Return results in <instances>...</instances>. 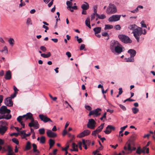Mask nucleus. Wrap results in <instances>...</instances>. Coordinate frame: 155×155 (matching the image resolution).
I'll list each match as a JSON object with an SVG mask.
<instances>
[{"label": "nucleus", "mask_w": 155, "mask_h": 155, "mask_svg": "<svg viewBox=\"0 0 155 155\" xmlns=\"http://www.w3.org/2000/svg\"><path fill=\"white\" fill-rule=\"evenodd\" d=\"M124 47L117 41H111L110 44V49L111 51L119 54L123 51Z\"/></svg>", "instance_id": "f257e3e1"}, {"label": "nucleus", "mask_w": 155, "mask_h": 155, "mask_svg": "<svg viewBox=\"0 0 155 155\" xmlns=\"http://www.w3.org/2000/svg\"><path fill=\"white\" fill-rule=\"evenodd\" d=\"M118 37L120 40L123 43L125 44L131 43L132 40L127 36L124 35H120Z\"/></svg>", "instance_id": "f03ea898"}, {"label": "nucleus", "mask_w": 155, "mask_h": 155, "mask_svg": "<svg viewBox=\"0 0 155 155\" xmlns=\"http://www.w3.org/2000/svg\"><path fill=\"white\" fill-rule=\"evenodd\" d=\"M132 33L134 34V37L138 42L139 40L140 36L142 33L141 28L137 27L134 31H133Z\"/></svg>", "instance_id": "7ed1b4c3"}, {"label": "nucleus", "mask_w": 155, "mask_h": 155, "mask_svg": "<svg viewBox=\"0 0 155 155\" xmlns=\"http://www.w3.org/2000/svg\"><path fill=\"white\" fill-rule=\"evenodd\" d=\"M117 9L115 5L113 4H109L106 10V12L108 14H114L117 12Z\"/></svg>", "instance_id": "20e7f679"}, {"label": "nucleus", "mask_w": 155, "mask_h": 155, "mask_svg": "<svg viewBox=\"0 0 155 155\" xmlns=\"http://www.w3.org/2000/svg\"><path fill=\"white\" fill-rule=\"evenodd\" d=\"M101 108H97L94 110L91 111L89 114V115H94V117H97L101 115Z\"/></svg>", "instance_id": "39448f33"}, {"label": "nucleus", "mask_w": 155, "mask_h": 155, "mask_svg": "<svg viewBox=\"0 0 155 155\" xmlns=\"http://www.w3.org/2000/svg\"><path fill=\"white\" fill-rule=\"evenodd\" d=\"M30 120H31V122L28 124V126L30 127H34L36 129L39 128V124L37 120H35L33 117V116L30 118Z\"/></svg>", "instance_id": "423d86ee"}, {"label": "nucleus", "mask_w": 155, "mask_h": 155, "mask_svg": "<svg viewBox=\"0 0 155 155\" xmlns=\"http://www.w3.org/2000/svg\"><path fill=\"white\" fill-rule=\"evenodd\" d=\"M96 123L93 119H90L88 120V121L87 125L88 128L94 129L95 127Z\"/></svg>", "instance_id": "0eeeda50"}, {"label": "nucleus", "mask_w": 155, "mask_h": 155, "mask_svg": "<svg viewBox=\"0 0 155 155\" xmlns=\"http://www.w3.org/2000/svg\"><path fill=\"white\" fill-rule=\"evenodd\" d=\"M39 117L41 120L45 123L48 122H52L51 120L48 118L47 116L43 114H40L39 115Z\"/></svg>", "instance_id": "6e6552de"}, {"label": "nucleus", "mask_w": 155, "mask_h": 155, "mask_svg": "<svg viewBox=\"0 0 155 155\" xmlns=\"http://www.w3.org/2000/svg\"><path fill=\"white\" fill-rule=\"evenodd\" d=\"M10 112V110L8 109L5 106H2L0 108V114H4L6 113L9 114Z\"/></svg>", "instance_id": "1a4fd4ad"}, {"label": "nucleus", "mask_w": 155, "mask_h": 155, "mask_svg": "<svg viewBox=\"0 0 155 155\" xmlns=\"http://www.w3.org/2000/svg\"><path fill=\"white\" fill-rule=\"evenodd\" d=\"M121 17V15H114L110 17L108 21L110 22L116 21H119Z\"/></svg>", "instance_id": "9d476101"}, {"label": "nucleus", "mask_w": 155, "mask_h": 155, "mask_svg": "<svg viewBox=\"0 0 155 155\" xmlns=\"http://www.w3.org/2000/svg\"><path fill=\"white\" fill-rule=\"evenodd\" d=\"M5 104L9 107H11L13 106V103L12 99L10 97H7L4 101Z\"/></svg>", "instance_id": "9b49d317"}, {"label": "nucleus", "mask_w": 155, "mask_h": 155, "mask_svg": "<svg viewBox=\"0 0 155 155\" xmlns=\"http://www.w3.org/2000/svg\"><path fill=\"white\" fill-rule=\"evenodd\" d=\"M115 130V128L114 127L111 125H108L107 127L106 130L104 132L106 134H109L111 132L112 130Z\"/></svg>", "instance_id": "f8f14e48"}, {"label": "nucleus", "mask_w": 155, "mask_h": 155, "mask_svg": "<svg viewBox=\"0 0 155 155\" xmlns=\"http://www.w3.org/2000/svg\"><path fill=\"white\" fill-rule=\"evenodd\" d=\"M90 131L88 130H86L79 134L78 136L79 138H81L85 136H87L90 134Z\"/></svg>", "instance_id": "ddd939ff"}, {"label": "nucleus", "mask_w": 155, "mask_h": 155, "mask_svg": "<svg viewBox=\"0 0 155 155\" xmlns=\"http://www.w3.org/2000/svg\"><path fill=\"white\" fill-rule=\"evenodd\" d=\"M46 133L47 136L49 137H55L57 136L56 133L50 130H47Z\"/></svg>", "instance_id": "4468645a"}, {"label": "nucleus", "mask_w": 155, "mask_h": 155, "mask_svg": "<svg viewBox=\"0 0 155 155\" xmlns=\"http://www.w3.org/2000/svg\"><path fill=\"white\" fill-rule=\"evenodd\" d=\"M5 78L6 80H10L11 78V72L10 70H8L6 71L5 75Z\"/></svg>", "instance_id": "2eb2a0df"}, {"label": "nucleus", "mask_w": 155, "mask_h": 155, "mask_svg": "<svg viewBox=\"0 0 155 155\" xmlns=\"http://www.w3.org/2000/svg\"><path fill=\"white\" fill-rule=\"evenodd\" d=\"M128 53H129L130 55V57H132L134 58V56L135 55L136 52L134 49H130L128 51H127Z\"/></svg>", "instance_id": "dca6fc26"}, {"label": "nucleus", "mask_w": 155, "mask_h": 155, "mask_svg": "<svg viewBox=\"0 0 155 155\" xmlns=\"http://www.w3.org/2000/svg\"><path fill=\"white\" fill-rule=\"evenodd\" d=\"M8 127L6 126H1L0 127V134L3 135L7 130Z\"/></svg>", "instance_id": "f3484780"}, {"label": "nucleus", "mask_w": 155, "mask_h": 155, "mask_svg": "<svg viewBox=\"0 0 155 155\" xmlns=\"http://www.w3.org/2000/svg\"><path fill=\"white\" fill-rule=\"evenodd\" d=\"M84 4H83L81 6V8L84 10H87L89 8V4L85 2H84Z\"/></svg>", "instance_id": "a211bd4d"}, {"label": "nucleus", "mask_w": 155, "mask_h": 155, "mask_svg": "<svg viewBox=\"0 0 155 155\" xmlns=\"http://www.w3.org/2000/svg\"><path fill=\"white\" fill-rule=\"evenodd\" d=\"M32 116V114L31 113H28L26 114L23 115L22 117H24V118L25 117L26 120L30 119Z\"/></svg>", "instance_id": "6ab92c4d"}, {"label": "nucleus", "mask_w": 155, "mask_h": 155, "mask_svg": "<svg viewBox=\"0 0 155 155\" xmlns=\"http://www.w3.org/2000/svg\"><path fill=\"white\" fill-rule=\"evenodd\" d=\"M136 137L137 135L136 134L134 133L130 137V138L129 140L132 143L133 142L136 140Z\"/></svg>", "instance_id": "aec40b11"}, {"label": "nucleus", "mask_w": 155, "mask_h": 155, "mask_svg": "<svg viewBox=\"0 0 155 155\" xmlns=\"http://www.w3.org/2000/svg\"><path fill=\"white\" fill-rule=\"evenodd\" d=\"M101 27H97L94 28L93 30L95 32V34H98L101 31Z\"/></svg>", "instance_id": "412c9836"}, {"label": "nucleus", "mask_w": 155, "mask_h": 155, "mask_svg": "<svg viewBox=\"0 0 155 155\" xmlns=\"http://www.w3.org/2000/svg\"><path fill=\"white\" fill-rule=\"evenodd\" d=\"M137 27V26L135 25H130L128 26V28L129 29L132 30L133 31H134Z\"/></svg>", "instance_id": "4be33fe9"}, {"label": "nucleus", "mask_w": 155, "mask_h": 155, "mask_svg": "<svg viewBox=\"0 0 155 155\" xmlns=\"http://www.w3.org/2000/svg\"><path fill=\"white\" fill-rule=\"evenodd\" d=\"M104 123L101 124L100 126L98 127V128L95 130L97 132L99 133L102 130L104 127Z\"/></svg>", "instance_id": "5701e85b"}, {"label": "nucleus", "mask_w": 155, "mask_h": 155, "mask_svg": "<svg viewBox=\"0 0 155 155\" xmlns=\"http://www.w3.org/2000/svg\"><path fill=\"white\" fill-rule=\"evenodd\" d=\"M49 143L50 146L49 149H50L55 144V141L53 139H51L49 140Z\"/></svg>", "instance_id": "b1692460"}, {"label": "nucleus", "mask_w": 155, "mask_h": 155, "mask_svg": "<svg viewBox=\"0 0 155 155\" xmlns=\"http://www.w3.org/2000/svg\"><path fill=\"white\" fill-rule=\"evenodd\" d=\"M132 147L130 143H129L127 144V150L128 152H127V154H129L132 152Z\"/></svg>", "instance_id": "393cba45"}, {"label": "nucleus", "mask_w": 155, "mask_h": 155, "mask_svg": "<svg viewBox=\"0 0 155 155\" xmlns=\"http://www.w3.org/2000/svg\"><path fill=\"white\" fill-rule=\"evenodd\" d=\"M85 24L89 28H91V26L90 24V18H87L85 21Z\"/></svg>", "instance_id": "a878e982"}, {"label": "nucleus", "mask_w": 155, "mask_h": 155, "mask_svg": "<svg viewBox=\"0 0 155 155\" xmlns=\"http://www.w3.org/2000/svg\"><path fill=\"white\" fill-rule=\"evenodd\" d=\"M41 56L44 58H48L51 56V54L50 52H48L47 54L44 53L41 54Z\"/></svg>", "instance_id": "bb28decb"}, {"label": "nucleus", "mask_w": 155, "mask_h": 155, "mask_svg": "<svg viewBox=\"0 0 155 155\" xmlns=\"http://www.w3.org/2000/svg\"><path fill=\"white\" fill-rule=\"evenodd\" d=\"M32 147H33V150L34 152H37L38 153H39V151L37 150V146L36 144L35 143H33L32 144Z\"/></svg>", "instance_id": "cd10ccee"}, {"label": "nucleus", "mask_w": 155, "mask_h": 155, "mask_svg": "<svg viewBox=\"0 0 155 155\" xmlns=\"http://www.w3.org/2000/svg\"><path fill=\"white\" fill-rule=\"evenodd\" d=\"M31 148V143L30 142L28 141L26 143L25 150H28Z\"/></svg>", "instance_id": "c85d7f7f"}, {"label": "nucleus", "mask_w": 155, "mask_h": 155, "mask_svg": "<svg viewBox=\"0 0 155 155\" xmlns=\"http://www.w3.org/2000/svg\"><path fill=\"white\" fill-rule=\"evenodd\" d=\"M125 60L127 62H132L134 61V58L130 57L127 58H125Z\"/></svg>", "instance_id": "c756f323"}, {"label": "nucleus", "mask_w": 155, "mask_h": 155, "mask_svg": "<svg viewBox=\"0 0 155 155\" xmlns=\"http://www.w3.org/2000/svg\"><path fill=\"white\" fill-rule=\"evenodd\" d=\"M113 28V26L112 25H105L104 29L105 30L107 29H110Z\"/></svg>", "instance_id": "7c9ffc66"}, {"label": "nucleus", "mask_w": 155, "mask_h": 155, "mask_svg": "<svg viewBox=\"0 0 155 155\" xmlns=\"http://www.w3.org/2000/svg\"><path fill=\"white\" fill-rule=\"evenodd\" d=\"M98 18L100 19H104L106 18V16L104 14L99 15L97 14V16Z\"/></svg>", "instance_id": "2f4dec72"}, {"label": "nucleus", "mask_w": 155, "mask_h": 155, "mask_svg": "<svg viewBox=\"0 0 155 155\" xmlns=\"http://www.w3.org/2000/svg\"><path fill=\"white\" fill-rule=\"evenodd\" d=\"M132 110L134 114H136L139 111L138 108L135 107H132Z\"/></svg>", "instance_id": "473e14b6"}, {"label": "nucleus", "mask_w": 155, "mask_h": 155, "mask_svg": "<svg viewBox=\"0 0 155 155\" xmlns=\"http://www.w3.org/2000/svg\"><path fill=\"white\" fill-rule=\"evenodd\" d=\"M45 141V138L44 136H41L40 139V143L43 144L44 143Z\"/></svg>", "instance_id": "72a5a7b5"}, {"label": "nucleus", "mask_w": 155, "mask_h": 155, "mask_svg": "<svg viewBox=\"0 0 155 155\" xmlns=\"http://www.w3.org/2000/svg\"><path fill=\"white\" fill-rule=\"evenodd\" d=\"M8 41L10 44L13 46L14 45L15 41L14 39L12 38H10L8 40Z\"/></svg>", "instance_id": "f704fd0d"}, {"label": "nucleus", "mask_w": 155, "mask_h": 155, "mask_svg": "<svg viewBox=\"0 0 155 155\" xmlns=\"http://www.w3.org/2000/svg\"><path fill=\"white\" fill-rule=\"evenodd\" d=\"M38 131L40 134H44L45 132V129L44 128H42L39 129Z\"/></svg>", "instance_id": "c9c22d12"}, {"label": "nucleus", "mask_w": 155, "mask_h": 155, "mask_svg": "<svg viewBox=\"0 0 155 155\" xmlns=\"http://www.w3.org/2000/svg\"><path fill=\"white\" fill-rule=\"evenodd\" d=\"M26 23L28 25H32L31 19L30 18H27Z\"/></svg>", "instance_id": "e433bc0d"}, {"label": "nucleus", "mask_w": 155, "mask_h": 155, "mask_svg": "<svg viewBox=\"0 0 155 155\" xmlns=\"http://www.w3.org/2000/svg\"><path fill=\"white\" fill-rule=\"evenodd\" d=\"M66 4L68 6L67 8H68L71 7L72 5V3L71 1H67L66 2Z\"/></svg>", "instance_id": "4c0bfd02"}, {"label": "nucleus", "mask_w": 155, "mask_h": 155, "mask_svg": "<svg viewBox=\"0 0 155 155\" xmlns=\"http://www.w3.org/2000/svg\"><path fill=\"white\" fill-rule=\"evenodd\" d=\"M12 141L14 143L17 144H18L19 143V141L17 139L15 138H13L12 139Z\"/></svg>", "instance_id": "58836bf2"}, {"label": "nucleus", "mask_w": 155, "mask_h": 155, "mask_svg": "<svg viewBox=\"0 0 155 155\" xmlns=\"http://www.w3.org/2000/svg\"><path fill=\"white\" fill-rule=\"evenodd\" d=\"M22 116H19L17 118V121L19 123H21V122H22V121H21V120H22V119L23 118H24V117H22Z\"/></svg>", "instance_id": "ea45409f"}, {"label": "nucleus", "mask_w": 155, "mask_h": 155, "mask_svg": "<svg viewBox=\"0 0 155 155\" xmlns=\"http://www.w3.org/2000/svg\"><path fill=\"white\" fill-rule=\"evenodd\" d=\"M12 117V115L9 116V117H5V115H4L2 117H0V119H5L7 120H8L10 119Z\"/></svg>", "instance_id": "a19ab883"}, {"label": "nucleus", "mask_w": 155, "mask_h": 155, "mask_svg": "<svg viewBox=\"0 0 155 155\" xmlns=\"http://www.w3.org/2000/svg\"><path fill=\"white\" fill-rule=\"evenodd\" d=\"M82 143L83 145V147H84L85 149H87V145L85 144V140L84 139L82 140Z\"/></svg>", "instance_id": "79ce46f5"}, {"label": "nucleus", "mask_w": 155, "mask_h": 155, "mask_svg": "<svg viewBox=\"0 0 155 155\" xmlns=\"http://www.w3.org/2000/svg\"><path fill=\"white\" fill-rule=\"evenodd\" d=\"M136 152L137 153L139 154H140L142 152L141 151V148L140 147H139L137 149Z\"/></svg>", "instance_id": "37998d69"}, {"label": "nucleus", "mask_w": 155, "mask_h": 155, "mask_svg": "<svg viewBox=\"0 0 155 155\" xmlns=\"http://www.w3.org/2000/svg\"><path fill=\"white\" fill-rule=\"evenodd\" d=\"M40 49L41 50L43 51L44 52H45L47 50V49L44 46H41Z\"/></svg>", "instance_id": "c03bdc74"}, {"label": "nucleus", "mask_w": 155, "mask_h": 155, "mask_svg": "<svg viewBox=\"0 0 155 155\" xmlns=\"http://www.w3.org/2000/svg\"><path fill=\"white\" fill-rule=\"evenodd\" d=\"M120 108L122 109L123 110L125 111L126 110V107L123 105L120 104L119 105Z\"/></svg>", "instance_id": "a18cd8bd"}, {"label": "nucleus", "mask_w": 155, "mask_h": 155, "mask_svg": "<svg viewBox=\"0 0 155 155\" xmlns=\"http://www.w3.org/2000/svg\"><path fill=\"white\" fill-rule=\"evenodd\" d=\"M69 146L68 143H67V145L64 148H62V150H64V151H67V150L68 148L69 147Z\"/></svg>", "instance_id": "49530a36"}, {"label": "nucleus", "mask_w": 155, "mask_h": 155, "mask_svg": "<svg viewBox=\"0 0 155 155\" xmlns=\"http://www.w3.org/2000/svg\"><path fill=\"white\" fill-rule=\"evenodd\" d=\"M3 51L5 52V53L6 54L8 53V51L7 50V48L6 46H5L3 48V49H2Z\"/></svg>", "instance_id": "de8ad7c7"}, {"label": "nucleus", "mask_w": 155, "mask_h": 155, "mask_svg": "<svg viewBox=\"0 0 155 155\" xmlns=\"http://www.w3.org/2000/svg\"><path fill=\"white\" fill-rule=\"evenodd\" d=\"M114 28L117 30H120L121 28L120 25H116L114 26Z\"/></svg>", "instance_id": "09e8293b"}, {"label": "nucleus", "mask_w": 155, "mask_h": 155, "mask_svg": "<svg viewBox=\"0 0 155 155\" xmlns=\"http://www.w3.org/2000/svg\"><path fill=\"white\" fill-rule=\"evenodd\" d=\"M8 152H12V150L11 146H8L7 147Z\"/></svg>", "instance_id": "8fccbe9b"}, {"label": "nucleus", "mask_w": 155, "mask_h": 155, "mask_svg": "<svg viewBox=\"0 0 155 155\" xmlns=\"http://www.w3.org/2000/svg\"><path fill=\"white\" fill-rule=\"evenodd\" d=\"M101 35L103 36L104 37H107L109 36L108 34L106 32H102L101 33Z\"/></svg>", "instance_id": "3c124183"}, {"label": "nucleus", "mask_w": 155, "mask_h": 155, "mask_svg": "<svg viewBox=\"0 0 155 155\" xmlns=\"http://www.w3.org/2000/svg\"><path fill=\"white\" fill-rule=\"evenodd\" d=\"M144 21H142L140 22V24L141 25V26L143 27L146 28L147 26L144 23Z\"/></svg>", "instance_id": "603ef678"}, {"label": "nucleus", "mask_w": 155, "mask_h": 155, "mask_svg": "<svg viewBox=\"0 0 155 155\" xmlns=\"http://www.w3.org/2000/svg\"><path fill=\"white\" fill-rule=\"evenodd\" d=\"M106 115H107V113L106 112H105L103 116L101 117V118H100V120H102L103 119V118H106Z\"/></svg>", "instance_id": "864d4df0"}, {"label": "nucleus", "mask_w": 155, "mask_h": 155, "mask_svg": "<svg viewBox=\"0 0 155 155\" xmlns=\"http://www.w3.org/2000/svg\"><path fill=\"white\" fill-rule=\"evenodd\" d=\"M31 134V133H29L28 134H26L25 133V135H24L23 137H22V138H25V137H27L29 136Z\"/></svg>", "instance_id": "5fc2aeb1"}, {"label": "nucleus", "mask_w": 155, "mask_h": 155, "mask_svg": "<svg viewBox=\"0 0 155 155\" xmlns=\"http://www.w3.org/2000/svg\"><path fill=\"white\" fill-rule=\"evenodd\" d=\"M85 47V45L84 44H82L80 48V50H83Z\"/></svg>", "instance_id": "6e6d98bb"}, {"label": "nucleus", "mask_w": 155, "mask_h": 155, "mask_svg": "<svg viewBox=\"0 0 155 155\" xmlns=\"http://www.w3.org/2000/svg\"><path fill=\"white\" fill-rule=\"evenodd\" d=\"M82 144L81 142L80 141V142H79V143H78V146L79 148H80V149L81 150L82 149V148L81 147Z\"/></svg>", "instance_id": "4d7b16f0"}, {"label": "nucleus", "mask_w": 155, "mask_h": 155, "mask_svg": "<svg viewBox=\"0 0 155 155\" xmlns=\"http://www.w3.org/2000/svg\"><path fill=\"white\" fill-rule=\"evenodd\" d=\"M18 133H13L12 134H10V135L11 136H15L16 137H17L18 135Z\"/></svg>", "instance_id": "13d9d810"}, {"label": "nucleus", "mask_w": 155, "mask_h": 155, "mask_svg": "<svg viewBox=\"0 0 155 155\" xmlns=\"http://www.w3.org/2000/svg\"><path fill=\"white\" fill-rule=\"evenodd\" d=\"M25 130H23V131H19V133H18V135H20V134H24V135H25Z\"/></svg>", "instance_id": "bf43d9fd"}, {"label": "nucleus", "mask_w": 155, "mask_h": 155, "mask_svg": "<svg viewBox=\"0 0 155 155\" xmlns=\"http://www.w3.org/2000/svg\"><path fill=\"white\" fill-rule=\"evenodd\" d=\"M97 133H98L95 130L93 131L92 135L94 136H96L97 134Z\"/></svg>", "instance_id": "052dcab7"}, {"label": "nucleus", "mask_w": 155, "mask_h": 155, "mask_svg": "<svg viewBox=\"0 0 155 155\" xmlns=\"http://www.w3.org/2000/svg\"><path fill=\"white\" fill-rule=\"evenodd\" d=\"M66 54L68 56V58H70L71 56V53L69 51L66 52Z\"/></svg>", "instance_id": "680f3d73"}, {"label": "nucleus", "mask_w": 155, "mask_h": 155, "mask_svg": "<svg viewBox=\"0 0 155 155\" xmlns=\"http://www.w3.org/2000/svg\"><path fill=\"white\" fill-rule=\"evenodd\" d=\"M85 108L86 109L88 110H91V107L89 105L86 106Z\"/></svg>", "instance_id": "e2e57ef3"}, {"label": "nucleus", "mask_w": 155, "mask_h": 155, "mask_svg": "<svg viewBox=\"0 0 155 155\" xmlns=\"http://www.w3.org/2000/svg\"><path fill=\"white\" fill-rule=\"evenodd\" d=\"M119 91L118 92L119 95H121L123 93V90L122 88H120L119 89Z\"/></svg>", "instance_id": "0e129e2a"}, {"label": "nucleus", "mask_w": 155, "mask_h": 155, "mask_svg": "<svg viewBox=\"0 0 155 155\" xmlns=\"http://www.w3.org/2000/svg\"><path fill=\"white\" fill-rule=\"evenodd\" d=\"M25 5V4L24 2H20V4L19 5V7H21L23 6H24Z\"/></svg>", "instance_id": "69168bd1"}, {"label": "nucleus", "mask_w": 155, "mask_h": 155, "mask_svg": "<svg viewBox=\"0 0 155 155\" xmlns=\"http://www.w3.org/2000/svg\"><path fill=\"white\" fill-rule=\"evenodd\" d=\"M17 94V93H14V94H12L11 96V98L12 99V98H13L14 97H15L16 96V95Z\"/></svg>", "instance_id": "338daca9"}, {"label": "nucleus", "mask_w": 155, "mask_h": 155, "mask_svg": "<svg viewBox=\"0 0 155 155\" xmlns=\"http://www.w3.org/2000/svg\"><path fill=\"white\" fill-rule=\"evenodd\" d=\"M127 127V125L125 126H124V127H121V128H120V130H121L122 131H123Z\"/></svg>", "instance_id": "774afa93"}]
</instances>
